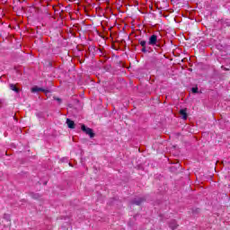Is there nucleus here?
<instances>
[{
    "instance_id": "nucleus-1",
    "label": "nucleus",
    "mask_w": 230,
    "mask_h": 230,
    "mask_svg": "<svg viewBox=\"0 0 230 230\" xmlns=\"http://www.w3.org/2000/svg\"><path fill=\"white\" fill-rule=\"evenodd\" d=\"M81 130L83 132H84V134H86L87 136H89V137L93 138L94 137V136H96V134L94 133V131L93 130V128H88L87 126H85L84 124L81 125Z\"/></svg>"
},
{
    "instance_id": "nucleus-2",
    "label": "nucleus",
    "mask_w": 230,
    "mask_h": 230,
    "mask_svg": "<svg viewBox=\"0 0 230 230\" xmlns=\"http://www.w3.org/2000/svg\"><path fill=\"white\" fill-rule=\"evenodd\" d=\"M161 40L157 39V35L153 34L149 37L148 39V46H155L157 44V42H160Z\"/></svg>"
},
{
    "instance_id": "nucleus-3",
    "label": "nucleus",
    "mask_w": 230,
    "mask_h": 230,
    "mask_svg": "<svg viewBox=\"0 0 230 230\" xmlns=\"http://www.w3.org/2000/svg\"><path fill=\"white\" fill-rule=\"evenodd\" d=\"M143 202H145V198H135L134 199H132L131 203L136 204L137 206H141V204H143Z\"/></svg>"
},
{
    "instance_id": "nucleus-4",
    "label": "nucleus",
    "mask_w": 230,
    "mask_h": 230,
    "mask_svg": "<svg viewBox=\"0 0 230 230\" xmlns=\"http://www.w3.org/2000/svg\"><path fill=\"white\" fill-rule=\"evenodd\" d=\"M31 93H49V91L39 86H34L31 88Z\"/></svg>"
},
{
    "instance_id": "nucleus-5",
    "label": "nucleus",
    "mask_w": 230,
    "mask_h": 230,
    "mask_svg": "<svg viewBox=\"0 0 230 230\" xmlns=\"http://www.w3.org/2000/svg\"><path fill=\"white\" fill-rule=\"evenodd\" d=\"M169 227L172 230L177 229L179 227V225L177 224V221L175 219H172L169 222Z\"/></svg>"
},
{
    "instance_id": "nucleus-6",
    "label": "nucleus",
    "mask_w": 230,
    "mask_h": 230,
    "mask_svg": "<svg viewBox=\"0 0 230 230\" xmlns=\"http://www.w3.org/2000/svg\"><path fill=\"white\" fill-rule=\"evenodd\" d=\"M187 109H181L180 110V115L181 116L182 119H188V113Z\"/></svg>"
},
{
    "instance_id": "nucleus-7",
    "label": "nucleus",
    "mask_w": 230,
    "mask_h": 230,
    "mask_svg": "<svg viewBox=\"0 0 230 230\" xmlns=\"http://www.w3.org/2000/svg\"><path fill=\"white\" fill-rule=\"evenodd\" d=\"M66 125L68 128H75V127H76V124H75V121H73L71 119H66Z\"/></svg>"
},
{
    "instance_id": "nucleus-8",
    "label": "nucleus",
    "mask_w": 230,
    "mask_h": 230,
    "mask_svg": "<svg viewBox=\"0 0 230 230\" xmlns=\"http://www.w3.org/2000/svg\"><path fill=\"white\" fill-rule=\"evenodd\" d=\"M164 43H163L162 40L158 41L156 45H153V48H155V49H161V48H164Z\"/></svg>"
},
{
    "instance_id": "nucleus-9",
    "label": "nucleus",
    "mask_w": 230,
    "mask_h": 230,
    "mask_svg": "<svg viewBox=\"0 0 230 230\" xmlns=\"http://www.w3.org/2000/svg\"><path fill=\"white\" fill-rule=\"evenodd\" d=\"M9 88L11 89V91H13L14 93L20 92L19 88L17 86H15V84H10Z\"/></svg>"
},
{
    "instance_id": "nucleus-10",
    "label": "nucleus",
    "mask_w": 230,
    "mask_h": 230,
    "mask_svg": "<svg viewBox=\"0 0 230 230\" xmlns=\"http://www.w3.org/2000/svg\"><path fill=\"white\" fill-rule=\"evenodd\" d=\"M30 197H31V199H34L37 200L40 198V194L35 193V192H30Z\"/></svg>"
},
{
    "instance_id": "nucleus-11",
    "label": "nucleus",
    "mask_w": 230,
    "mask_h": 230,
    "mask_svg": "<svg viewBox=\"0 0 230 230\" xmlns=\"http://www.w3.org/2000/svg\"><path fill=\"white\" fill-rule=\"evenodd\" d=\"M138 44H140L142 48H146V40H138Z\"/></svg>"
},
{
    "instance_id": "nucleus-12",
    "label": "nucleus",
    "mask_w": 230,
    "mask_h": 230,
    "mask_svg": "<svg viewBox=\"0 0 230 230\" xmlns=\"http://www.w3.org/2000/svg\"><path fill=\"white\" fill-rule=\"evenodd\" d=\"M191 92L193 93V94H197V93H199V87H192L191 88Z\"/></svg>"
},
{
    "instance_id": "nucleus-13",
    "label": "nucleus",
    "mask_w": 230,
    "mask_h": 230,
    "mask_svg": "<svg viewBox=\"0 0 230 230\" xmlns=\"http://www.w3.org/2000/svg\"><path fill=\"white\" fill-rule=\"evenodd\" d=\"M141 51L142 53H148V49H146V47H142Z\"/></svg>"
},
{
    "instance_id": "nucleus-14",
    "label": "nucleus",
    "mask_w": 230,
    "mask_h": 230,
    "mask_svg": "<svg viewBox=\"0 0 230 230\" xmlns=\"http://www.w3.org/2000/svg\"><path fill=\"white\" fill-rule=\"evenodd\" d=\"M54 100H56V102H58V103H62V99L58 97H54Z\"/></svg>"
},
{
    "instance_id": "nucleus-15",
    "label": "nucleus",
    "mask_w": 230,
    "mask_h": 230,
    "mask_svg": "<svg viewBox=\"0 0 230 230\" xmlns=\"http://www.w3.org/2000/svg\"><path fill=\"white\" fill-rule=\"evenodd\" d=\"M46 184H48V181H45V182H44V185H45V186H46Z\"/></svg>"
}]
</instances>
